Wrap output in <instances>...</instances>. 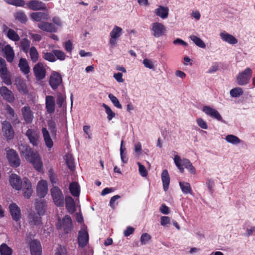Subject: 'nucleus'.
Segmentation results:
<instances>
[{
  "instance_id": "obj_44",
  "label": "nucleus",
  "mask_w": 255,
  "mask_h": 255,
  "mask_svg": "<svg viewBox=\"0 0 255 255\" xmlns=\"http://www.w3.org/2000/svg\"><path fill=\"white\" fill-rule=\"evenodd\" d=\"M42 57L45 60L50 62H54L56 61V58L55 57L54 54H53L52 51V52H43Z\"/></svg>"
},
{
  "instance_id": "obj_58",
  "label": "nucleus",
  "mask_w": 255,
  "mask_h": 255,
  "mask_svg": "<svg viewBox=\"0 0 255 255\" xmlns=\"http://www.w3.org/2000/svg\"><path fill=\"white\" fill-rule=\"evenodd\" d=\"M55 255H67V250L64 246H59L55 253Z\"/></svg>"
},
{
  "instance_id": "obj_52",
  "label": "nucleus",
  "mask_w": 255,
  "mask_h": 255,
  "mask_svg": "<svg viewBox=\"0 0 255 255\" xmlns=\"http://www.w3.org/2000/svg\"><path fill=\"white\" fill-rule=\"evenodd\" d=\"M5 110L9 115V118L11 120H15L17 119V115L15 114L14 110L9 105L6 106Z\"/></svg>"
},
{
  "instance_id": "obj_40",
  "label": "nucleus",
  "mask_w": 255,
  "mask_h": 255,
  "mask_svg": "<svg viewBox=\"0 0 255 255\" xmlns=\"http://www.w3.org/2000/svg\"><path fill=\"white\" fill-rule=\"evenodd\" d=\"M179 185L182 192L184 194H187L192 193V189L190 184L189 183L185 182H180Z\"/></svg>"
},
{
  "instance_id": "obj_8",
  "label": "nucleus",
  "mask_w": 255,
  "mask_h": 255,
  "mask_svg": "<svg viewBox=\"0 0 255 255\" xmlns=\"http://www.w3.org/2000/svg\"><path fill=\"white\" fill-rule=\"evenodd\" d=\"M49 85L53 90H55L62 83V78L58 72H53L49 78Z\"/></svg>"
},
{
  "instance_id": "obj_50",
  "label": "nucleus",
  "mask_w": 255,
  "mask_h": 255,
  "mask_svg": "<svg viewBox=\"0 0 255 255\" xmlns=\"http://www.w3.org/2000/svg\"><path fill=\"white\" fill-rule=\"evenodd\" d=\"M108 97L110 99L114 106L120 109H122V105L120 103L119 100L116 96H115L112 94H109L108 95Z\"/></svg>"
},
{
  "instance_id": "obj_23",
  "label": "nucleus",
  "mask_w": 255,
  "mask_h": 255,
  "mask_svg": "<svg viewBox=\"0 0 255 255\" xmlns=\"http://www.w3.org/2000/svg\"><path fill=\"white\" fill-rule=\"evenodd\" d=\"M0 94L3 98L9 103L13 102L14 98L11 91L5 86H2L0 89Z\"/></svg>"
},
{
  "instance_id": "obj_25",
  "label": "nucleus",
  "mask_w": 255,
  "mask_h": 255,
  "mask_svg": "<svg viewBox=\"0 0 255 255\" xmlns=\"http://www.w3.org/2000/svg\"><path fill=\"white\" fill-rule=\"evenodd\" d=\"M154 12L156 16L164 19L168 16L169 8L166 6L159 5L157 8L154 9Z\"/></svg>"
},
{
  "instance_id": "obj_15",
  "label": "nucleus",
  "mask_w": 255,
  "mask_h": 255,
  "mask_svg": "<svg viewBox=\"0 0 255 255\" xmlns=\"http://www.w3.org/2000/svg\"><path fill=\"white\" fill-rule=\"evenodd\" d=\"M37 194L40 198H44L47 193V183L45 180H41L38 183L37 186Z\"/></svg>"
},
{
  "instance_id": "obj_32",
  "label": "nucleus",
  "mask_w": 255,
  "mask_h": 255,
  "mask_svg": "<svg viewBox=\"0 0 255 255\" xmlns=\"http://www.w3.org/2000/svg\"><path fill=\"white\" fill-rule=\"evenodd\" d=\"M48 15L44 12H33L31 14V17L37 22H41L42 19L47 20Z\"/></svg>"
},
{
  "instance_id": "obj_13",
  "label": "nucleus",
  "mask_w": 255,
  "mask_h": 255,
  "mask_svg": "<svg viewBox=\"0 0 255 255\" xmlns=\"http://www.w3.org/2000/svg\"><path fill=\"white\" fill-rule=\"evenodd\" d=\"M27 6L28 8L32 10H46V4L43 2L37 0H32L26 3Z\"/></svg>"
},
{
  "instance_id": "obj_20",
  "label": "nucleus",
  "mask_w": 255,
  "mask_h": 255,
  "mask_svg": "<svg viewBox=\"0 0 255 255\" xmlns=\"http://www.w3.org/2000/svg\"><path fill=\"white\" fill-rule=\"evenodd\" d=\"M45 101V107L47 113L49 114H53L55 110V102L54 97L52 96H47Z\"/></svg>"
},
{
  "instance_id": "obj_7",
  "label": "nucleus",
  "mask_w": 255,
  "mask_h": 255,
  "mask_svg": "<svg viewBox=\"0 0 255 255\" xmlns=\"http://www.w3.org/2000/svg\"><path fill=\"white\" fill-rule=\"evenodd\" d=\"M252 70L250 68H247L246 69L240 73L237 76V83L239 85H245L247 84L251 77Z\"/></svg>"
},
{
  "instance_id": "obj_64",
  "label": "nucleus",
  "mask_w": 255,
  "mask_h": 255,
  "mask_svg": "<svg viewBox=\"0 0 255 255\" xmlns=\"http://www.w3.org/2000/svg\"><path fill=\"white\" fill-rule=\"evenodd\" d=\"M64 47L67 52H71L73 49V45L70 40H68L64 44Z\"/></svg>"
},
{
  "instance_id": "obj_16",
  "label": "nucleus",
  "mask_w": 255,
  "mask_h": 255,
  "mask_svg": "<svg viewBox=\"0 0 255 255\" xmlns=\"http://www.w3.org/2000/svg\"><path fill=\"white\" fill-rule=\"evenodd\" d=\"M25 135L28 138L30 143L33 146H37L39 142V136L36 130L34 129L29 128L26 130Z\"/></svg>"
},
{
  "instance_id": "obj_14",
  "label": "nucleus",
  "mask_w": 255,
  "mask_h": 255,
  "mask_svg": "<svg viewBox=\"0 0 255 255\" xmlns=\"http://www.w3.org/2000/svg\"><path fill=\"white\" fill-rule=\"evenodd\" d=\"M89 242V235L85 229H81L78 233V242L79 247H85Z\"/></svg>"
},
{
  "instance_id": "obj_10",
  "label": "nucleus",
  "mask_w": 255,
  "mask_h": 255,
  "mask_svg": "<svg viewBox=\"0 0 255 255\" xmlns=\"http://www.w3.org/2000/svg\"><path fill=\"white\" fill-rule=\"evenodd\" d=\"M150 29L153 31L152 35L155 37H159L166 32V27L161 23L154 22L152 23Z\"/></svg>"
},
{
  "instance_id": "obj_5",
  "label": "nucleus",
  "mask_w": 255,
  "mask_h": 255,
  "mask_svg": "<svg viewBox=\"0 0 255 255\" xmlns=\"http://www.w3.org/2000/svg\"><path fill=\"white\" fill-rule=\"evenodd\" d=\"M1 131L7 140L12 139L14 136V131L11 124L4 121L1 123Z\"/></svg>"
},
{
  "instance_id": "obj_3",
  "label": "nucleus",
  "mask_w": 255,
  "mask_h": 255,
  "mask_svg": "<svg viewBox=\"0 0 255 255\" xmlns=\"http://www.w3.org/2000/svg\"><path fill=\"white\" fill-rule=\"evenodd\" d=\"M50 193L53 201L57 207H63L65 204L64 195L58 186H53L50 189Z\"/></svg>"
},
{
  "instance_id": "obj_63",
  "label": "nucleus",
  "mask_w": 255,
  "mask_h": 255,
  "mask_svg": "<svg viewBox=\"0 0 255 255\" xmlns=\"http://www.w3.org/2000/svg\"><path fill=\"white\" fill-rule=\"evenodd\" d=\"M134 229L130 226L127 228V229L124 231V234L125 237H128L133 233Z\"/></svg>"
},
{
  "instance_id": "obj_47",
  "label": "nucleus",
  "mask_w": 255,
  "mask_h": 255,
  "mask_svg": "<svg viewBox=\"0 0 255 255\" xmlns=\"http://www.w3.org/2000/svg\"><path fill=\"white\" fill-rule=\"evenodd\" d=\"M48 127L52 134L56 135L57 132L56 125L55 122L50 119L47 122Z\"/></svg>"
},
{
  "instance_id": "obj_39",
  "label": "nucleus",
  "mask_w": 255,
  "mask_h": 255,
  "mask_svg": "<svg viewBox=\"0 0 255 255\" xmlns=\"http://www.w3.org/2000/svg\"><path fill=\"white\" fill-rule=\"evenodd\" d=\"M189 38L198 47L202 48H205L206 47L205 43L200 38L194 35H190Z\"/></svg>"
},
{
  "instance_id": "obj_6",
  "label": "nucleus",
  "mask_w": 255,
  "mask_h": 255,
  "mask_svg": "<svg viewBox=\"0 0 255 255\" xmlns=\"http://www.w3.org/2000/svg\"><path fill=\"white\" fill-rule=\"evenodd\" d=\"M6 158L13 167H17L20 164V160L16 151L13 149H9L6 151Z\"/></svg>"
},
{
  "instance_id": "obj_57",
  "label": "nucleus",
  "mask_w": 255,
  "mask_h": 255,
  "mask_svg": "<svg viewBox=\"0 0 255 255\" xmlns=\"http://www.w3.org/2000/svg\"><path fill=\"white\" fill-rule=\"evenodd\" d=\"M7 73V70L4 60L0 59V73L1 75H5Z\"/></svg>"
},
{
  "instance_id": "obj_28",
  "label": "nucleus",
  "mask_w": 255,
  "mask_h": 255,
  "mask_svg": "<svg viewBox=\"0 0 255 255\" xmlns=\"http://www.w3.org/2000/svg\"><path fill=\"white\" fill-rule=\"evenodd\" d=\"M18 67L21 72L24 75L28 74L30 72V67L25 58H21L19 59Z\"/></svg>"
},
{
  "instance_id": "obj_38",
  "label": "nucleus",
  "mask_w": 255,
  "mask_h": 255,
  "mask_svg": "<svg viewBox=\"0 0 255 255\" xmlns=\"http://www.w3.org/2000/svg\"><path fill=\"white\" fill-rule=\"evenodd\" d=\"M14 16L16 20L21 23H25L27 20V16L22 11H17L14 14Z\"/></svg>"
},
{
  "instance_id": "obj_51",
  "label": "nucleus",
  "mask_w": 255,
  "mask_h": 255,
  "mask_svg": "<svg viewBox=\"0 0 255 255\" xmlns=\"http://www.w3.org/2000/svg\"><path fill=\"white\" fill-rule=\"evenodd\" d=\"M174 163H175L176 166L179 169L180 172L183 173L184 171V168L183 167V166L182 165V164L181 162V159L180 156H178V155H175L174 158Z\"/></svg>"
},
{
  "instance_id": "obj_60",
  "label": "nucleus",
  "mask_w": 255,
  "mask_h": 255,
  "mask_svg": "<svg viewBox=\"0 0 255 255\" xmlns=\"http://www.w3.org/2000/svg\"><path fill=\"white\" fill-rule=\"evenodd\" d=\"M198 125L203 129H207L208 125L206 122L201 118H198L196 120Z\"/></svg>"
},
{
  "instance_id": "obj_17",
  "label": "nucleus",
  "mask_w": 255,
  "mask_h": 255,
  "mask_svg": "<svg viewBox=\"0 0 255 255\" xmlns=\"http://www.w3.org/2000/svg\"><path fill=\"white\" fill-rule=\"evenodd\" d=\"M9 208L12 219L16 222L18 221L21 218V211L19 207L15 203H13L9 205Z\"/></svg>"
},
{
  "instance_id": "obj_31",
  "label": "nucleus",
  "mask_w": 255,
  "mask_h": 255,
  "mask_svg": "<svg viewBox=\"0 0 255 255\" xmlns=\"http://www.w3.org/2000/svg\"><path fill=\"white\" fill-rule=\"evenodd\" d=\"M161 179L164 191H167L169 188L170 178L168 172L166 169L164 170L161 174Z\"/></svg>"
},
{
  "instance_id": "obj_29",
  "label": "nucleus",
  "mask_w": 255,
  "mask_h": 255,
  "mask_svg": "<svg viewBox=\"0 0 255 255\" xmlns=\"http://www.w3.org/2000/svg\"><path fill=\"white\" fill-rule=\"evenodd\" d=\"M41 131L47 147L51 148L53 146V142L50 136L49 131L45 128H42Z\"/></svg>"
},
{
  "instance_id": "obj_55",
  "label": "nucleus",
  "mask_w": 255,
  "mask_h": 255,
  "mask_svg": "<svg viewBox=\"0 0 255 255\" xmlns=\"http://www.w3.org/2000/svg\"><path fill=\"white\" fill-rule=\"evenodd\" d=\"M121 198V196L118 195L113 196L109 203V206L113 209H115L116 206L118 205V202H116L117 200Z\"/></svg>"
},
{
  "instance_id": "obj_62",
  "label": "nucleus",
  "mask_w": 255,
  "mask_h": 255,
  "mask_svg": "<svg viewBox=\"0 0 255 255\" xmlns=\"http://www.w3.org/2000/svg\"><path fill=\"white\" fill-rule=\"evenodd\" d=\"M159 210L163 214L167 215L169 213V208L164 204L161 205Z\"/></svg>"
},
{
  "instance_id": "obj_11",
  "label": "nucleus",
  "mask_w": 255,
  "mask_h": 255,
  "mask_svg": "<svg viewBox=\"0 0 255 255\" xmlns=\"http://www.w3.org/2000/svg\"><path fill=\"white\" fill-rule=\"evenodd\" d=\"M41 215L36 213L34 212H30L28 216L27 220L29 224L32 226L39 227L42 225V218Z\"/></svg>"
},
{
  "instance_id": "obj_27",
  "label": "nucleus",
  "mask_w": 255,
  "mask_h": 255,
  "mask_svg": "<svg viewBox=\"0 0 255 255\" xmlns=\"http://www.w3.org/2000/svg\"><path fill=\"white\" fill-rule=\"evenodd\" d=\"M66 208L68 212L70 214H73L75 212V203L74 199L69 196H66L64 200Z\"/></svg>"
},
{
  "instance_id": "obj_36",
  "label": "nucleus",
  "mask_w": 255,
  "mask_h": 255,
  "mask_svg": "<svg viewBox=\"0 0 255 255\" xmlns=\"http://www.w3.org/2000/svg\"><path fill=\"white\" fill-rule=\"evenodd\" d=\"M13 253L12 249L8 247L5 243H2L0 246V255H12Z\"/></svg>"
},
{
  "instance_id": "obj_37",
  "label": "nucleus",
  "mask_w": 255,
  "mask_h": 255,
  "mask_svg": "<svg viewBox=\"0 0 255 255\" xmlns=\"http://www.w3.org/2000/svg\"><path fill=\"white\" fill-rule=\"evenodd\" d=\"M30 42L27 38H23L20 42V47L24 53H27L30 49Z\"/></svg>"
},
{
  "instance_id": "obj_48",
  "label": "nucleus",
  "mask_w": 255,
  "mask_h": 255,
  "mask_svg": "<svg viewBox=\"0 0 255 255\" xmlns=\"http://www.w3.org/2000/svg\"><path fill=\"white\" fill-rule=\"evenodd\" d=\"M52 52L54 54L56 60L64 61L66 59V55L63 51L60 50H53Z\"/></svg>"
},
{
  "instance_id": "obj_49",
  "label": "nucleus",
  "mask_w": 255,
  "mask_h": 255,
  "mask_svg": "<svg viewBox=\"0 0 255 255\" xmlns=\"http://www.w3.org/2000/svg\"><path fill=\"white\" fill-rule=\"evenodd\" d=\"M230 94L232 97L237 98L243 94V91L241 88H235L230 91Z\"/></svg>"
},
{
  "instance_id": "obj_4",
  "label": "nucleus",
  "mask_w": 255,
  "mask_h": 255,
  "mask_svg": "<svg viewBox=\"0 0 255 255\" xmlns=\"http://www.w3.org/2000/svg\"><path fill=\"white\" fill-rule=\"evenodd\" d=\"M57 228L59 230L62 229L65 234H70L73 228L71 217L69 215H65L62 220L58 219Z\"/></svg>"
},
{
  "instance_id": "obj_41",
  "label": "nucleus",
  "mask_w": 255,
  "mask_h": 255,
  "mask_svg": "<svg viewBox=\"0 0 255 255\" xmlns=\"http://www.w3.org/2000/svg\"><path fill=\"white\" fill-rule=\"evenodd\" d=\"M29 51L30 57L32 62H36L39 58V54L36 48L34 46H32L30 48Z\"/></svg>"
},
{
  "instance_id": "obj_24",
  "label": "nucleus",
  "mask_w": 255,
  "mask_h": 255,
  "mask_svg": "<svg viewBox=\"0 0 255 255\" xmlns=\"http://www.w3.org/2000/svg\"><path fill=\"white\" fill-rule=\"evenodd\" d=\"M35 210L37 214L43 215L46 210V202L44 199L36 200L35 203Z\"/></svg>"
},
{
  "instance_id": "obj_42",
  "label": "nucleus",
  "mask_w": 255,
  "mask_h": 255,
  "mask_svg": "<svg viewBox=\"0 0 255 255\" xmlns=\"http://www.w3.org/2000/svg\"><path fill=\"white\" fill-rule=\"evenodd\" d=\"M225 139L227 142L234 145L238 144L241 142V140L238 137L233 134L227 135Z\"/></svg>"
},
{
  "instance_id": "obj_1",
  "label": "nucleus",
  "mask_w": 255,
  "mask_h": 255,
  "mask_svg": "<svg viewBox=\"0 0 255 255\" xmlns=\"http://www.w3.org/2000/svg\"><path fill=\"white\" fill-rule=\"evenodd\" d=\"M9 182L11 187L16 190H22L23 196L29 199L33 193L31 183L27 178H24L22 180L19 176L12 173L9 177Z\"/></svg>"
},
{
  "instance_id": "obj_22",
  "label": "nucleus",
  "mask_w": 255,
  "mask_h": 255,
  "mask_svg": "<svg viewBox=\"0 0 255 255\" xmlns=\"http://www.w3.org/2000/svg\"><path fill=\"white\" fill-rule=\"evenodd\" d=\"M3 32L6 34V36L13 41H18L20 40V37L16 31L13 29L8 28L7 26L4 25Z\"/></svg>"
},
{
  "instance_id": "obj_30",
  "label": "nucleus",
  "mask_w": 255,
  "mask_h": 255,
  "mask_svg": "<svg viewBox=\"0 0 255 255\" xmlns=\"http://www.w3.org/2000/svg\"><path fill=\"white\" fill-rule=\"evenodd\" d=\"M5 58L8 62H12L14 57V52L12 48L9 45L5 46L3 49Z\"/></svg>"
},
{
  "instance_id": "obj_53",
  "label": "nucleus",
  "mask_w": 255,
  "mask_h": 255,
  "mask_svg": "<svg viewBox=\"0 0 255 255\" xmlns=\"http://www.w3.org/2000/svg\"><path fill=\"white\" fill-rule=\"evenodd\" d=\"M6 2L16 6H23L25 4V1L23 0H6Z\"/></svg>"
},
{
  "instance_id": "obj_46",
  "label": "nucleus",
  "mask_w": 255,
  "mask_h": 255,
  "mask_svg": "<svg viewBox=\"0 0 255 255\" xmlns=\"http://www.w3.org/2000/svg\"><path fill=\"white\" fill-rule=\"evenodd\" d=\"M65 159L68 168L71 170H73L74 168V159L71 154H67L65 155Z\"/></svg>"
},
{
  "instance_id": "obj_26",
  "label": "nucleus",
  "mask_w": 255,
  "mask_h": 255,
  "mask_svg": "<svg viewBox=\"0 0 255 255\" xmlns=\"http://www.w3.org/2000/svg\"><path fill=\"white\" fill-rule=\"evenodd\" d=\"M221 38L224 41L230 44H235L238 43V40L232 35L226 31L221 32L220 34Z\"/></svg>"
},
{
  "instance_id": "obj_21",
  "label": "nucleus",
  "mask_w": 255,
  "mask_h": 255,
  "mask_svg": "<svg viewBox=\"0 0 255 255\" xmlns=\"http://www.w3.org/2000/svg\"><path fill=\"white\" fill-rule=\"evenodd\" d=\"M21 112L25 122L31 124L33 119V113L29 106H24L21 109Z\"/></svg>"
},
{
  "instance_id": "obj_54",
  "label": "nucleus",
  "mask_w": 255,
  "mask_h": 255,
  "mask_svg": "<svg viewBox=\"0 0 255 255\" xmlns=\"http://www.w3.org/2000/svg\"><path fill=\"white\" fill-rule=\"evenodd\" d=\"M48 176L51 183L52 184L53 187L57 183V178L55 174L54 173L53 170L50 169L48 170Z\"/></svg>"
},
{
  "instance_id": "obj_34",
  "label": "nucleus",
  "mask_w": 255,
  "mask_h": 255,
  "mask_svg": "<svg viewBox=\"0 0 255 255\" xmlns=\"http://www.w3.org/2000/svg\"><path fill=\"white\" fill-rule=\"evenodd\" d=\"M181 163L182 165L185 167L188 170L189 172L193 174H195L196 173V169L193 166L192 163L187 158H183L181 160Z\"/></svg>"
},
{
  "instance_id": "obj_12",
  "label": "nucleus",
  "mask_w": 255,
  "mask_h": 255,
  "mask_svg": "<svg viewBox=\"0 0 255 255\" xmlns=\"http://www.w3.org/2000/svg\"><path fill=\"white\" fill-rule=\"evenodd\" d=\"M202 111L213 119H215L218 121L224 122L221 115L216 109L208 106H205L202 108Z\"/></svg>"
},
{
  "instance_id": "obj_9",
  "label": "nucleus",
  "mask_w": 255,
  "mask_h": 255,
  "mask_svg": "<svg viewBox=\"0 0 255 255\" xmlns=\"http://www.w3.org/2000/svg\"><path fill=\"white\" fill-rule=\"evenodd\" d=\"M33 71L35 78L37 80H42L45 77L46 69L44 64L41 62H38L34 66Z\"/></svg>"
},
{
  "instance_id": "obj_2",
  "label": "nucleus",
  "mask_w": 255,
  "mask_h": 255,
  "mask_svg": "<svg viewBox=\"0 0 255 255\" xmlns=\"http://www.w3.org/2000/svg\"><path fill=\"white\" fill-rule=\"evenodd\" d=\"M25 158L28 162L32 164L35 170L38 172L42 170V162L39 154L37 151L32 150Z\"/></svg>"
},
{
  "instance_id": "obj_19",
  "label": "nucleus",
  "mask_w": 255,
  "mask_h": 255,
  "mask_svg": "<svg viewBox=\"0 0 255 255\" xmlns=\"http://www.w3.org/2000/svg\"><path fill=\"white\" fill-rule=\"evenodd\" d=\"M37 27L41 30L48 32H56L57 28L52 23L42 21L37 24Z\"/></svg>"
},
{
  "instance_id": "obj_56",
  "label": "nucleus",
  "mask_w": 255,
  "mask_h": 255,
  "mask_svg": "<svg viewBox=\"0 0 255 255\" xmlns=\"http://www.w3.org/2000/svg\"><path fill=\"white\" fill-rule=\"evenodd\" d=\"M151 237L150 235L147 233H143L140 237L141 244L143 245L147 243V242L151 239Z\"/></svg>"
},
{
  "instance_id": "obj_59",
  "label": "nucleus",
  "mask_w": 255,
  "mask_h": 255,
  "mask_svg": "<svg viewBox=\"0 0 255 255\" xmlns=\"http://www.w3.org/2000/svg\"><path fill=\"white\" fill-rule=\"evenodd\" d=\"M139 167V172L140 175L142 177H146L147 175V171L145 167L139 162L137 163Z\"/></svg>"
},
{
  "instance_id": "obj_43",
  "label": "nucleus",
  "mask_w": 255,
  "mask_h": 255,
  "mask_svg": "<svg viewBox=\"0 0 255 255\" xmlns=\"http://www.w3.org/2000/svg\"><path fill=\"white\" fill-rule=\"evenodd\" d=\"M122 31L123 29L121 27L116 25L110 32V36L118 39L122 35Z\"/></svg>"
},
{
  "instance_id": "obj_61",
  "label": "nucleus",
  "mask_w": 255,
  "mask_h": 255,
  "mask_svg": "<svg viewBox=\"0 0 255 255\" xmlns=\"http://www.w3.org/2000/svg\"><path fill=\"white\" fill-rule=\"evenodd\" d=\"M143 64L145 67L150 69L154 68V65L152 62L149 59H144L143 61Z\"/></svg>"
},
{
  "instance_id": "obj_35",
  "label": "nucleus",
  "mask_w": 255,
  "mask_h": 255,
  "mask_svg": "<svg viewBox=\"0 0 255 255\" xmlns=\"http://www.w3.org/2000/svg\"><path fill=\"white\" fill-rule=\"evenodd\" d=\"M18 150L20 154L25 158L32 149L27 144L22 143L19 145Z\"/></svg>"
},
{
  "instance_id": "obj_18",
  "label": "nucleus",
  "mask_w": 255,
  "mask_h": 255,
  "mask_svg": "<svg viewBox=\"0 0 255 255\" xmlns=\"http://www.w3.org/2000/svg\"><path fill=\"white\" fill-rule=\"evenodd\" d=\"M31 255H41L42 247L40 242L37 240L31 241L30 244Z\"/></svg>"
},
{
  "instance_id": "obj_33",
  "label": "nucleus",
  "mask_w": 255,
  "mask_h": 255,
  "mask_svg": "<svg viewBox=\"0 0 255 255\" xmlns=\"http://www.w3.org/2000/svg\"><path fill=\"white\" fill-rule=\"evenodd\" d=\"M69 190L72 196L78 197L80 194V186L78 183L73 182L70 184Z\"/></svg>"
},
{
  "instance_id": "obj_45",
  "label": "nucleus",
  "mask_w": 255,
  "mask_h": 255,
  "mask_svg": "<svg viewBox=\"0 0 255 255\" xmlns=\"http://www.w3.org/2000/svg\"><path fill=\"white\" fill-rule=\"evenodd\" d=\"M102 106L105 108V112L107 114V119L109 121H111L113 118L115 117V113L111 110V109L106 104L103 103Z\"/></svg>"
}]
</instances>
